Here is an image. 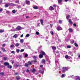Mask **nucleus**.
I'll use <instances>...</instances> for the list:
<instances>
[{
  "instance_id": "nucleus-1",
  "label": "nucleus",
  "mask_w": 80,
  "mask_h": 80,
  "mask_svg": "<svg viewBox=\"0 0 80 80\" xmlns=\"http://www.w3.org/2000/svg\"><path fill=\"white\" fill-rule=\"evenodd\" d=\"M59 60V59H58L57 60L56 59L55 60V64L56 66L58 68H60V65H59V62L58 61Z\"/></svg>"
},
{
  "instance_id": "nucleus-2",
  "label": "nucleus",
  "mask_w": 80,
  "mask_h": 80,
  "mask_svg": "<svg viewBox=\"0 0 80 80\" xmlns=\"http://www.w3.org/2000/svg\"><path fill=\"white\" fill-rule=\"evenodd\" d=\"M70 77H72V78H75L76 80H79L80 78V77L79 76H77L74 77V76H73V75L71 76Z\"/></svg>"
},
{
  "instance_id": "nucleus-3",
  "label": "nucleus",
  "mask_w": 80,
  "mask_h": 80,
  "mask_svg": "<svg viewBox=\"0 0 80 80\" xmlns=\"http://www.w3.org/2000/svg\"><path fill=\"white\" fill-rule=\"evenodd\" d=\"M68 67H63L62 68V71L63 72H65L67 71L68 70Z\"/></svg>"
},
{
  "instance_id": "nucleus-4",
  "label": "nucleus",
  "mask_w": 80,
  "mask_h": 80,
  "mask_svg": "<svg viewBox=\"0 0 80 80\" xmlns=\"http://www.w3.org/2000/svg\"><path fill=\"white\" fill-rule=\"evenodd\" d=\"M57 30H58V31H60V30H63V29L60 26H58L57 27Z\"/></svg>"
},
{
  "instance_id": "nucleus-5",
  "label": "nucleus",
  "mask_w": 80,
  "mask_h": 80,
  "mask_svg": "<svg viewBox=\"0 0 80 80\" xmlns=\"http://www.w3.org/2000/svg\"><path fill=\"white\" fill-rule=\"evenodd\" d=\"M37 56H33V58L34 60L33 61V62H34L35 63H37Z\"/></svg>"
},
{
  "instance_id": "nucleus-6",
  "label": "nucleus",
  "mask_w": 80,
  "mask_h": 80,
  "mask_svg": "<svg viewBox=\"0 0 80 80\" xmlns=\"http://www.w3.org/2000/svg\"><path fill=\"white\" fill-rule=\"evenodd\" d=\"M68 21V22H69V23L68 24V25H69V24L71 25H72L73 24V22L71 20V19H69Z\"/></svg>"
},
{
  "instance_id": "nucleus-7",
  "label": "nucleus",
  "mask_w": 80,
  "mask_h": 80,
  "mask_svg": "<svg viewBox=\"0 0 80 80\" xmlns=\"http://www.w3.org/2000/svg\"><path fill=\"white\" fill-rule=\"evenodd\" d=\"M46 60L47 62H48L49 63H50V59H49L48 57H47L46 58Z\"/></svg>"
},
{
  "instance_id": "nucleus-8",
  "label": "nucleus",
  "mask_w": 80,
  "mask_h": 80,
  "mask_svg": "<svg viewBox=\"0 0 80 80\" xmlns=\"http://www.w3.org/2000/svg\"><path fill=\"white\" fill-rule=\"evenodd\" d=\"M25 2L26 3L27 5H30V2L28 0H27Z\"/></svg>"
},
{
  "instance_id": "nucleus-9",
  "label": "nucleus",
  "mask_w": 80,
  "mask_h": 80,
  "mask_svg": "<svg viewBox=\"0 0 80 80\" xmlns=\"http://www.w3.org/2000/svg\"><path fill=\"white\" fill-rule=\"evenodd\" d=\"M8 4H9V5H10L11 6H14L15 7V6H17V4H14L12 3H8Z\"/></svg>"
},
{
  "instance_id": "nucleus-10",
  "label": "nucleus",
  "mask_w": 80,
  "mask_h": 80,
  "mask_svg": "<svg viewBox=\"0 0 80 80\" xmlns=\"http://www.w3.org/2000/svg\"><path fill=\"white\" fill-rule=\"evenodd\" d=\"M21 28H21L20 26H18L16 28V29L18 30H21Z\"/></svg>"
},
{
  "instance_id": "nucleus-11",
  "label": "nucleus",
  "mask_w": 80,
  "mask_h": 80,
  "mask_svg": "<svg viewBox=\"0 0 80 80\" xmlns=\"http://www.w3.org/2000/svg\"><path fill=\"white\" fill-rule=\"evenodd\" d=\"M49 10H51V11H52V10H54V8L53 7L50 6L49 7Z\"/></svg>"
},
{
  "instance_id": "nucleus-12",
  "label": "nucleus",
  "mask_w": 80,
  "mask_h": 80,
  "mask_svg": "<svg viewBox=\"0 0 80 80\" xmlns=\"http://www.w3.org/2000/svg\"><path fill=\"white\" fill-rule=\"evenodd\" d=\"M10 64L8 62H5L4 63V65L5 66H8Z\"/></svg>"
},
{
  "instance_id": "nucleus-13",
  "label": "nucleus",
  "mask_w": 80,
  "mask_h": 80,
  "mask_svg": "<svg viewBox=\"0 0 80 80\" xmlns=\"http://www.w3.org/2000/svg\"><path fill=\"white\" fill-rule=\"evenodd\" d=\"M8 68H9V69H11L12 68V66L11 65L9 64L8 66Z\"/></svg>"
},
{
  "instance_id": "nucleus-14",
  "label": "nucleus",
  "mask_w": 80,
  "mask_h": 80,
  "mask_svg": "<svg viewBox=\"0 0 80 80\" xmlns=\"http://www.w3.org/2000/svg\"><path fill=\"white\" fill-rule=\"evenodd\" d=\"M52 48L53 50V51H55V50H56V49H57V48H56V47H54V46H52Z\"/></svg>"
},
{
  "instance_id": "nucleus-15",
  "label": "nucleus",
  "mask_w": 80,
  "mask_h": 80,
  "mask_svg": "<svg viewBox=\"0 0 80 80\" xmlns=\"http://www.w3.org/2000/svg\"><path fill=\"white\" fill-rule=\"evenodd\" d=\"M39 72H40V73H42V74H43V73H44V70H40Z\"/></svg>"
},
{
  "instance_id": "nucleus-16",
  "label": "nucleus",
  "mask_w": 80,
  "mask_h": 80,
  "mask_svg": "<svg viewBox=\"0 0 80 80\" xmlns=\"http://www.w3.org/2000/svg\"><path fill=\"white\" fill-rule=\"evenodd\" d=\"M40 22L41 23V25H42L43 26V25H43V20L40 19Z\"/></svg>"
},
{
  "instance_id": "nucleus-17",
  "label": "nucleus",
  "mask_w": 80,
  "mask_h": 80,
  "mask_svg": "<svg viewBox=\"0 0 80 80\" xmlns=\"http://www.w3.org/2000/svg\"><path fill=\"white\" fill-rule=\"evenodd\" d=\"M46 62V61H45V59H42V63H43L44 64H45V63Z\"/></svg>"
},
{
  "instance_id": "nucleus-18",
  "label": "nucleus",
  "mask_w": 80,
  "mask_h": 80,
  "mask_svg": "<svg viewBox=\"0 0 80 80\" xmlns=\"http://www.w3.org/2000/svg\"><path fill=\"white\" fill-rule=\"evenodd\" d=\"M65 58L67 59V60H68V59H69V56H68V55H66L65 56Z\"/></svg>"
},
{
  "instance_id": "nucleus-19",
  "label": "nucleus",
  "mask_w": 80,
  "mask_h": 80,
  "mask_svg": "<svg viewBox=\"0 0 80 80\" xmlns=\"http://www.w3.org/2000/svg\"><path fill=\"white\" fill-rule=\"evenodd\" d=\"M65 76H66V75L65 74H62L61 76V78H63L65 77Z\"/></svg>"
},
{
  "instance_id": "nucleus-20",
  "label": "nucleus",
  "mask_w": 80,
  "mask_h": 80,
  "mask_svg": "<svg viewBox=\"0 0 80 80\" xmlns=\"http://www.w3.org/2000/svg\"><path fill=\"white\" fill-rule=\"evenodd\" d=\"M39 58H43V55L42 54H40L39 56Z\"/></svg>"
},
{
  "instance_id": "nucleus-21",
  "label": "nucleus",
  "mask_w": 80,
  "mask_h": 80,
  "mask_svg": "<svg viewBox=\"0 0 80 80\" xmlns=\"http://www.w3.org/2000/svg\"><path fill=\"white\" fill-rule=\"evenodd\" d=\"M70 42L71 44H73V43L74 42H75V41H74V40H71L70 41Z\"/></svg>"
},
{
  "instance_id": "nucleus-22",
  "label": "nucleus",
  "mask_w": 80,
  "mask_h": 80,
  "mask_svg": "<svg viewBox=\"0 0 80 80\" xmlns=\"http://www.w3.org/2000/svg\"><path fill=\"white\" fill-rule=\"evenodd\" d=\"M41 52L43 55H45V53L42 51H41Z\"/></svg>"
},
{
  "instance_id": "nucleus-23",
  "label": "nucleus",
  "mask_w": 80,
  "mask_h": 80,
  "mask_svg": "<svg viewBox=\"0 0 80 80\" xmlns=\"http://www.w3.org/2000/svg\"><path fill=\"white\" fill-rule=\"evenodd\" d=\"M68 30L69 32H73V29L71 28H69Z\"/></svg>"
},
{
  "instance_id": "nucleus-24",
  "label": "nucleus",
  "mask_w": 80,
  "mask_h": 80,
  "mask_svg": "<svg viewBox=\"0 0 80 80\" xmlns=\"http://www.w3.org/2000/svg\"><path fill=\"white\" fill-rule=\"evenodd\" d=\"M33 8L34 9H35V10H37V9H38V7L37 6H34L33 7Z\"/></svg>"
},
{
  "instance_id": "nucleus-25",
  "label": "nucleus",
  "mask_w": 80,
  "mask_h": 80,
  "mask_svg": "<svg viewBox=\"0 0 80 80\" xmlns=\"http://www.w3.org/2000/svg\"><path fill=\"white\" fill-rule=\"evenodd\" d=\"M18 37V35H17V34H15L13 36V38H17Z\"/></svg>"
},
{
  "instance_id": "nucleus-26",
  "label": "nucleus",
  "mask_w": 80,
  "mask_h": 80,
  "mask_svg": "<svg viewBox=\"0 0 80 80\" xmlns=\"http://www.w3.org/2000/svg\"><path fill=\"white\" fill-rule=\"evenodd\" d=\"M20 45V44L18 43H16L15 44V47H18Z\"/></svg>"
},
{
  "instance_id": "nucleus-27",
  "label": "nucleus",
  "mask_w": 80,
  "mask_h": 80,
  "mask_svg": "<svg viewBox=\"0 0 80 80\" xmlns=\"http://www.w3.org/2000/svg\"><path fill=\"white\" fill-rule=\"evenodd\" d=\"M23 42H24V41L23 39H21L20 40V42L21 43H23Z\"/></svg>"
},
{
  "instance_id": "nucleus-28",
  "label": "nucleus",
  "mask_w": 80,
  "mask_h": 80,
  "mask_svg": "<svg viewBox=\"0 0 80 80\" xmlns=\"http://www.w3.org/2000/svg\"><path fill=\"white\" fill-rule=\"evenodd\" d=\"M70 16H69V15H68L67 16H66V18L67 20H68L69 18H70Z\"/></svg>"
},
{
  "instance_id": "nucleus-29",
  "label": "nucleus",
  "mask_w": 80,
  "mask_h": 80,
  "mask_svg": "<svg viewBox=\"0 0 80 80\" xmlns=\"http://www.w3.org/2000/svg\"><path fill=\"white\" fill-rule=\"evenodd\" d=\"M15 3H18V4H19V0H16L15 1Z\"/></svg>"
},
{
  "instance_id": "nucleus-30",
  "label": "nucleus",
  "mask_w": 80,
  "mask_h": 80,
  "mask_svg": "<svg viewBox=\"0 0 80 80\" xmlns=\"http://www.w3.org/2000/svg\"><path fill=\"white\" fill-rule=\"evenodd\" d=\"M1 49L3 50V52H6V50H5V49H4L3 48H1Z\"/></svg>"
},
{
  "instance_id": "nucleus-31",
  "label": "nucleus",
  "mask_w": 80,
  "mask_h": 80,
  "mask_svg": "<svg viewBox=\"0 0 80 80\" xmlns=\"http://www.w3.org/2000/svg\"><path fill=\"white\" fill-rule=\"evenodd\" d=\"M74 45L76 47H78V44H77L76 42H75L74 43Z\"/></svg>"
},
{
  "instance_id": "nucleus-32",
  "label": "nucleus",
  "mask_w": 80,
  "mask_h": 80,
  "mask_svg": "<svg viewBox=\"0 0 80 80\" xmlns=\"http://www.w3.org/2000/svg\"><path fill=\"white\" fill-rule=\"evenodd\" d=\"M62 2V0H58V2L59 4L60 3H61Z\"/></svg>"
},
{
  "instance_id": "nucleus-33",
  "label": "nucleus",
  "mask_w": 80,
  "mask_h": 80,
  "mask_svg": "<svg viewBox=\"0 0 80 80\" xmlns=\"http://www.w3.org/2000/svg\"><path fill=\"white\" fill-rule=\"evenodd\" d=\"M29 65V64H28L27 63H26L25 64V66L26 67H28V66Z\"/></svg>"
},
{
  "instance_id": "nucleus-34",
  "label": "nucleus",
  "mask_w": 80,
  "mask_h": 80,
  "mask_svg": "<svg viewBox=\"0 0 80 80\" xmlns=\"http://www.w3.org/2000/svg\"><path fill=\"white\" fill-rule=\"evenodd\" d=\"M4 60H7V57H4L3 58Z\"/></svg>"
},
{
  "instance_id": "nucleus-35",
  "label": "nucleus",
  "mask_w": 80,
  "mask_h": 80,
  "mask_svg": "<svg viewBox=\"0 0 80 80\" xmlns=\"http://www.w3.org/2000/svg\"><path fill=\"white\" fill-rule=\"evenodd\" d=\"M4 73L3 72H1L0 73V75H1L2 76H3L4 75Z\"/></svg>"
},
{
  "instance_id": "nucleus-36",
  "label": "nucleus",
  "mask_w": 80,
  "mask_h": 80,
  "mask_svg": "<svg viewBox=\"0 0 80 80\" xmlns=\"http://www.w3.org/2000/svg\"><path fill=\"white\" fill-rule=\"evenodd\" d=\"M16 78L17 79V80H19L20 79V77H16Z\"/></svg>"
},
{
  "instance_id": "nucleus-37",
  "label": "nucleus",
  "mask_w": 80,
  "mask_h": 80,
  "mask_svg": "<svg viewBox=\"0 0 80 80\" xmlns=\"http://www.w3.org/2000/svg\"><path fill=\"white\" fill-rule=\"evenodd\" d=\"M11 31H12V32H15L16 31V29H12L11 30Z\"/></svg>"
},
{
  "instance_id": "nucleus-38",
  "label": "nucleus",
  "mask_w": 80,
  "mask_h": 80,
  "mask_svg": "<svg viewBox=\"0 0 80 80\" xmlns=\"http://www.w3.org/2000/svg\"><path fill=\"white\" fill-rule=\"evenodd\" d=\"M4 30H0V33H3V32H4Z\"/></svg>"
},
{
  "instance_id": "nucleus-39",
  "label": "nucleus",
  "mask_w": 80,
  "mask_h": 80,
  "mask_svg": "<svg viewBox=\"0 0 80 80\" xmlns=\"http://www.w3.org/2000/svg\"><path fill=\"white\" fill-rule=\"evenodd\" d=\"M28 64L29 65H32V62H31L30 61H28Z\"/></svg>"
},
{
  "instance_id": "nucleus-40",
  "label": "nucleus",
  "mask_w": 80,
  "mask_h": 80,
  "mask_svg": "<svg viewBox=\"0 0 80 80\" xmlns=\"http://www.w3.org/2000/svg\"><path fill=\"white\" fill-rule=\"evenodd\" d=\"M35 72H36V70L35 69H33L32 70V72L34 73Z\"/></svg>"
},
{
  "instance_id": "nucleus-41",
  "label": "nucleus",
  "mask_w": 80,
  "mask_h": 80,
  "mask_svg": "<svg viewBox=\"0 0 80 80\" xmlns=\"http://www.w3.org/2000/svg\"><path fill=\"white\" fill-rule=\"evenodd\" d=\"M8 4H6L5 5V7H8L9 6V5H9V4H8Z\"/></svg>"
},
{
  "instance_id": "nucleus-42",
  "label": "nucleus",
  "mask_w": 80,
  "mask_h": 80,
  "mask_svg": "<svg viewBox=\"0 0 80 80\" xmlns=\"http://www.w3.org/2000/svg\"><path fill=\"white\" fill-rule=\"evenodd\" d=\"M10 48H13V47H14V45H13V44H12L11 45V46H10Z\"/></svg>"
},
{
  "instance_id": "nucleus-43",
  "label": "nucleus",
  "mask_w": 80,
  "mask_h": 80,
  "mask_svg": "<svg viewBox=\"0 0 80 80\" xmlns=\"http://www.w3.org/2000/svg\"><path fill=\"white\" fill-rule=\"evenodd\" d=\"M16 52L17 53H19V52H20V50H19V49H17Z\"/></svg>"
},
{
  "instance_id": "nucleus-44",
  "label": "nucleus",
  "mask_w": 80,
  "mask_h": 80,
  "mask_svg": "<svg viewBox=\"0 0 80 80\" xmlns=\"http://www.w3.org/2000/svg\"><path fill=\"white\" fill-rule=\"evenodd\" d=\"M25 57H28V54H27V53L25 54Z\"/></svg>"
},
{
  "instance_id": "nucleus-45",
  "label": "nucleus",
  "mask_w": 80,
  "mask_h": 80,
  "mask_svg": "<svg viewBox=\"0 0 80 80\" xmlns=\"http://www.w3.org/2000/svg\"><path fill=\"white\" fill-rule=\"evenodd\" d=\"M62 21L61 20H59V23L60 24H61L62 23Z\"/></svg>"
},
{
  "instance_id": "nucleus-46",
  "label": "nucleus",
  "mask_w": 80,
  "mask_h": 80,
  "mask_svg": "<svg viewBox=\"0 0 80 80\" xmlns=\"http://www.w3.org/2000/svg\"><path fill=\"white\" fill-rule=\"evenodd\" d=\"M58 42L57 41L56 42L57 43H59V42H61V41H60V39H58Z\"/></svg>"
},
{
  "instance_id": "nucleus-47",
  "label": "nucleus",
  "mask_w": 80,
  "mask_h": 80,
  "mask_svg": "<svg viewBox=\"0 0 80 80\" xmlns=\"http://www.w3.org/2000/svg\"><path fill=\"white\" fill-rule=\"evenodd\" d=\"M29 36H30V34H28L26 35V37H29Z\"/></svg>"
},
{
  "instance_id": "nucleus-48",
  "label": "nucleus",
  "mask_w": 80,
  "mask_h": 80,
  "mask_svg": "<svg viewBox=\"0 0 80 80\" xmlns=\"http://www.w3.org/2000/svg\"><path fill=\"white\" fill-rule=\"evenodd\" d=\"M21 7V6L19 5V6H18L17 8H20Z\"/></svg>"
},
{
  "instance_id": "nucleus-49",
  "label": "nucleus",
  "mask_w": 80,
  "mask_h": 80,
  "mask_svg": "<svg viewBox=\"0 0 80 80\" xmlns=\"http://www.w3.org/2000/svg\"><path fill=\"white\" fill-rule=\"evenodd\" d=\"M12 12L13 13H16V11L15 10H13L12 11Z\"/></svg>"
},
{
  "instance_id": "nucleus-50",
  "label": "nucleus",
  "mask_w": 80,
  "mask_h": 80,
  "mask_svg": "<svg viewBox=\"0 0 80 80\" xmlns=\"http://www.w3.org/2000/svg\"><path fill=\"white\" fill-rule=\"evenodd\" d=\"M53 39H54V40H57V37H54Z\"/></svg>"
},
{
  "instance_id": "nucleus-51",
  "label": "nucleus",
  "mask_w": 80,
  "mask_h": 80,
  "mask_svg": "<svg viewBox=\"0 0 80 80\" xmlns=\"http://www.w3.org/2000/svg\"><path fill=\"white\" fill-rule=\"evenodd\" d=\"M67 48H71V46H68Z\"/></svg>"
},
{
  "instance_id": "nucleus-52",
  "label": "nucleus",
  "mask_w": 80,
  "mask_h": 80,
  "mask_svg": "<svg viewBox=\"0 0 80 80\" xmlns=\"http://www.w3.org/2000/svg\"><path fill=\"white\" fill-rule=\"evenodd\" d=\"M51 35H53V32L52 31H51L50 32Z\"/></svg>"
},
{
  "instance_id": "nucleus-53",
  "label": "nucleus",
  "mask_w": 80,
  "mask_h": 80,
  "mask_svg": "<svg viewBox=\"0 0 80 80\" xmlns=\"http://www.w3.org/2000/svg\"><path fill=\"white\" fill-rule=\"evenodd\" d=\"M2 47H5L6 46V44H2Z\"/></svg>"
},
{
  "instance_id": "nucleus-54",
  "label": "nucleus",
  "mask_w": 80,
  "mask_h": 80,
  "mask_svg": "<svg viewBox=\"0 0 80 80\" xmlns=\"http://www.w3.org/2000/svg\"><path fill=\"white\" fill-rule=\"evenodd\" d=\"M36 35H39V32H36Z\"/></svg>"
},
{
  "instance_id": "nucleus-55",
  "label": "nucleus",
  "mask_w": 80,
  "mask_h": 80,
  "mask_svg": "<svg viewBox=\"0 0 80 80\" xmlns=\"http://www.w3.org/2000/svg\"><path fill=\"white\" fill-rule=\"evenodd\" d=\"M37 27H40V23H37Z\"/></svg>"
},
{
  "instance_id": "nucleus-56",
  "label": "nucleus",
  "mask_w": 80,
  "mask_h": 80,
  "mask_svg": "<svg viewBox=\"0 0 80 80\" xmlns=\"http://www.w3.org/2000/svg\"><path fill=\"white\" fill-rule=\"evenodd\" d=\"M24 51V49H22L21 50H20V52H23Z\"/></svg>"
},
{
  "instance_id": "nucleus-57",
  "label": "nucleus",
  "mask_w": 80,
  "mask_h": 80,
  "mask_svg": "<svg viewBox=\"0 0 80 80\" xmlns=\"http://www.w3.org/2000/svg\"><path fill=\"white\" fill-rule=\"evenodd\" d=\"M72 53V52H71L70 51L68 52V54H69V55H71Z\"/></svg>"
},
{
  "instance_id": "nucleus-58",
  "label": "nucleus",
  "mask_w": 80,
  "mask_h": 80,
  "mask_svg": "<svg viewBox=\"0 0 80 80\" xmlns=\"http://www.w3.org/2000/svg\"><path fill=\"white\" fill-rule=\"evenodd\" d=\"M57 5H56V4H54L53 5V7H54V8H55L56 7H57Z\"/></svg>"
},
{
  "instance_id": "nucleus-59",
  "label": "nucleus",
  "mask_w": 80,
  "mask_h": 80,
  "mask_svg": "<svg viewBox=\"0 0 80 80\" xmlns=\"http://www.w3.org/2000/svg\"><path fill=\"white\" fill-rule=\"evenodd\" d=\"M73 25L74 27H76V26H77V24H76L75 23H74L73 24Z\"/></svg>"
},
{
  "instance_id": "nucleus-60",
  "label": "nucleus",
  "mask_w": 80,
  "mask_h": 80,
  "mask_svg": "<svg viewBox=\"0 0 80 80\" xmlns=\"http://www.w3.org/2000/svg\"><path fill=\"white\" fill-rule=\"evenodd\" d=\"M11 53H13V54H14L15 53V51H12Z\"/></svg>"
},
{
  "instance_id": "nucleus-61",
  "label": "nucleus",
  "mask_w": 80,
  "mask_h": 80,
  "mask_svg": "<svg viewBox=\"0 0 80 80\" xmlns=\"http://www.w3.org/2000/svg\"><path fill=\"white\" fill-rule=\"evenodd\" d=\"M18 67V64H16L15 65V67Z\"/></svg>"
},
{
  "instance_id": "nucleus-62",
  "label": "nucleus",
  "mask_w": 80,
  "mask_h": 80,
  "mask_svg": "<svg viewBox=\"0 0 80 80\" xmlns=\"http://www.w3.org/2000/svg\"><path fill=\"white\" fill-rule=\"evenodd\" d=\"M56 53H60V52L56 51Z\"/></svg>"
},
{
  "instance_id": "nucleus-63",
  "label": "nucleus",
  "mask_w": 80,
  "mask_h": 80,
  "mask_svg": "<svg viewBox=\"0 0 80 80\" xmlns=\"http://www.w3.org/2000/svg\"><path fill=\"white\" fill-rule=\"evenodd\" d=\"M30 72V71L28 69H27L26 72L27 73L28 72Z\"/></svg>"
},
{
  "instance_id": "nucleus-64",
  "label": "nucleus",
  "mask_w": 80,
  "mask_h": 80,
  "mask_svg": "<svg viewBox=\"0 0 80 80\" xmlns=\"http://www.w3.org/2000/svg\"><path fill=\"white\" fill-rule=\"evenodd\" d=\"M9 12H10V11H7L6 13H9Z\"/></svg>"
}]
</instances>
